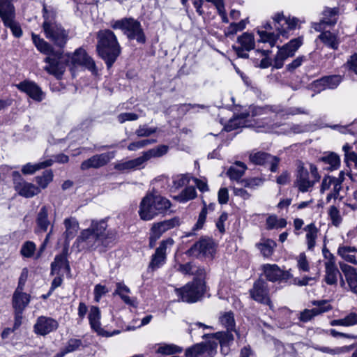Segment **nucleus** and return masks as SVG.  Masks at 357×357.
<instances>
[{
    "label": "nucleus",
    "mask_w": 357,
    "mask_h": 357,
    "mask_svg": "<svg viewBox=\"0 0 357 357\" xmlns=\"http://www.w3.org/2000/svg\"><path fill=\"white\" fill-rule=\"evenodd\" d=\"M262 270L266 278L271 282H287L291 277L288 271H283L276 264L263 265Z\"/></svg>",
    "instance_id": "dca6fc26"
},
{
    "label": "nucleus",
    "mask_w": 357,
    "mask_h": 357,
    "mask_svg": "<svg viewBox=\"0 0 357 357\" xmlns=\"http://www.w3.org/2000/svg\"><path fill=\"white\" fill-rule=\"evenodd\" d=\"M96 51L110 68L121 53V47L114 33L109 29L100 30L97 33Z\"/></svg>",
    "instance_id": "f03ea898"
},
{
    "label": "nucleus",
    "mask_w": 357,
    "mask_h": 357,
    "mask_svg": "<svg viewBox=\"0 0 357 357\" xmlns=\"http://www.w3.org/2000/svg\"><path fill=\"white\" fill-rule=\"evenodd\" d=\"M341 271L344 274L350 290L357 294V269L344 263H340Z\"/></svg>",
    "instance_id": "c85d7f7f"
},
{
    "label": "nucleus",
    "mask_w": 357,
    "mask_h": 357,
    "mask_svg": "<svg viewBox=\"0 0 357 357\" xmlns=\"http://www.w3.org/2000/svg\"><path fill=\"white\" fill-rule=\"evenodd\" d=\"M117 233L114 229H108L104 220H92L90 227L83 229L75 243L81 250H96L98 248H107L116 239Z\"/></svg>",
    "instance_id": "f257e3e1"
},
{
    "label": "nucleus",
    "mask_w": 357,
    "mask_h": 357,
    "mask_svg": "<svg viewBox=\"0 0 357 357\" xmlns=\"http://www.w3.org/2000/svg\"><path fill=\"white\" fill-rule=\"evenodd\" d=\"M268 292L267 282L261 279L255 281L252 288L250 290V294L252 299L271 307Z\"/></svg>",
    "instance_id": "2eb2a0df"
},
{
    "label": "nucleus",
    "mask_w": 357,
    "mask_h": 357,
    "mask_svg": "<svg viewBox=\"0 0 357 357\" xmlns=\"http://www.w3.org/2000/svg\"><path fill=\"white\" fill-rule=\"evenodd\" d=\"M321 33L319 35L318 38L327 47L333 49L337 50L339 46V41L337 40V36L331 31L323 30L321 31Z\"/></svg>",
    "instance_id": "e433bc0d"
},
{
    "label": "nucleus",
    "mask_w": 357,
    "mask_h": 357,
    "mask_svg": "<svg viewBox=\"0 0 357 357\" xmlns=\"http://www.w3.org/2000/svg\"><path fill=\"white\" fill-rule=\"evenodd\" d=\"M52 159H48L36 164L29 162L22 167V172L24 174H33L36 171L50 167L52 165Z\"/></svg>",
    "instance_id": "58836bf2"
},
{
    "label": "nucleus",
    "mask_w": 357,
    "mask_h": 357,
    "mask_svg": "<svg viewBox=\"0 0 357 357\" xmlns=\"http://www.w3.org/2000/svg\"><path fill=\"white\" fill-rule=\"evenodd\" d=\"M181 222L178 217H174L171 219L153 224L151 227V239L157 241L163 233L179 226Z\"/></svg>",
    "instance_id": "a211bd4d"
},
{
    "label": "nucleus",
    "mask_w": 357,
    "mask_h": 357,
    "mask_svg": "<svg viewBox=\"0 0 357 357\" xmlns=\"http://www.w3.org/2000/svg\"><path fill=\"white\" fill-rule=\"evenodd\" d=\"M310 172L312 180L310 179L309 170L304 167L302 162L299 163L297 167L294 185L301 192L310 191L320 179L317 167L314 165L310 164Z\"/></svg>",
    "instance_id": "39448f33"
},
{
    "label": "nucleus",
    "mask_w": 357,
    "mask_h": 357,
    "mask_svg": "<svg viewBox=\"0 0 357 357\" xmlns=\"http://www.w3.org/2000/svg\"><path fill=\"white\" fill-rule=\"evenodd\" d=\"M304 230L307 232L306 240L308 249L312 250L315 245V241L317 237L318 229L314 223L307 225Z\"/></svg>",
    "instance_id": "a18cd8bd"
},
{
    "label": "nucleus",
    "mask_w": 357,
    "mask_h": 357,
    "mask_svg": "<svg viewBox=\"0 0 357 357\" xmlns=\"http://www.w3.org/2000/svg\"><path fill=\"white\" fill-rule=\"evenodd\" d=\"M30 302V295L22 291H15L13 296V307L15 310L24 311Z\"/></svg>",
    "instance_id": "2f4dec72"
},
{
    "label": "nucleus",
    "mask_w": 357,
    "mask_h": 357,
    "mask_svg": "<svg viewBox=\"0 0 357 357\" xmlns=\"http://www.w3.org/2000/svg\"><path fill=\"white\" fill-rule=\"evenodd\" d=\"M158 130L156 127H149L147 125H141L135 130V135L139 137H149Z\"/></svg>",
    "instance_id": "0e129e2a"
},
{
    "label": "nucleus",
    "mask_w": 357,
    "mask_h": 357,
    "mask_svg": "<svg viewBox=\"0 0 357 357\" xmlns=\"http://www.w3.org/2000/svg\"><path fill=\"white\" fill-rule=\"evenodd\" d=\"M36 249V244L32 241H26L21 248L20 253L24 257H32Z\"/></svg>",
    "instance_id": "680f3d73"
},
{
    "label": "nucleus",
    "mask_w": 357,
    "mask_h": 357,
    "mask_svg": "<svg viewBox=\"0 0 357 357\" xmlns=\"http://www.w3.org/2000/svg\"><path fill=\"white\" fill-rule=\"evenodd\" d=\"M275 29L280 35H284L288 29H293L296 24V18L287 19L282 13H276L273 17Z\"/></svg>",
    "instance_id": "b1692460"
},
{
    "label": "nucleus",
    "mask_w": 357,
    "mask_h": 357,
    "mask_svg": "<svg viewBox=\"0 0 357 357\" xmlns=\"http://www.w3.org/2000/svg\"><path fill=\"white\" fill-rule=\"evenodd\" d=\"M197 196V192L194 187L190 186L185 188L181 192L177 195L175 199L180 202H186L189 200L193 199Z\"/></svg>",
    "instance_id": "603ef678"
},
{
    "label": "nucleus",
    "mask_w": 357,
    "mask_h": 357,
    "mask_svg": "<svg viewBox=\"0 0 357 357\" xmlns=\"http://www.w3.org/2000/svg\"><path fill=\"white\" fill-rule=\"evenodd\" d=\"M357 252V248L351 246L342 245L338 248L337 254L343 258L345 261L355 264H357L356 257L354 254Z\"/></svg>",
    "instance_id": "4c0bfd02"
},
{
    "label": "nucleus",
    "mask_w": 357,
    "mask_h": 357,
    "mask_svg": "<svg viewBox=\"0 0 357 357\" xmlns=\"http://www.w3.org/2000/svg\"><path fill=\"white\" fill-rule=\"evenodd\" d=\"M264 31L258 30L257 33L260 36V40L262 43H268L271 47H273L276 43L280 33L278 31L277 33L270 32L273 27L269 22H266L263 25Z\"/></svg>",
    "instance_id": "7c9ffc66"
},
{
    "label": "nucleus",
    "mask_w": 357,
    "mask_h": 357,
    "mask_svg": "<svg viewBox=\"0 0 357 357\" xmlns=\"http://www.w3.org/2000/svg\"><path fill=\"white\" fill-rule=\"evenodd\" d=\"M53 177V172L51 169H48L44 171L42 175L35 177V181L40 189H45L52 181Z\"/></svg>",
    "instance_id": "de8ad7c7"
},
{
    "label": "nucleus",
    "mask_w": 357,
    "mask_h": 357,
    "mask_svg": "<svg viewBox=\"0 0 357 357\" xmlns=\"http://www.w3.org/2000/svg\"><path fill=\"white\" fill-rule=\"evenodd\" d=\"M32 40L37 50L47 56L56 52L52 45L39 36L33 33Z\"/></svg>",
    "instance_id": "72a5a7b5"
},
{
    "label": "nucleus",
    "mask_w": 357,
    "mask_h": 357,
    "mask_svg": "<svg viewBox=\"0 0 357 357\" xmlns=\"http://www.w3.org/2000/svg\"><path fill=\"white\" fill-rule=\"evenodd\" d=\"M63 224L66 229L63 236L66 241H69L76 236L79 228V222L75 218L71 217L66 218Z\"/></svg>",
    "instance_id": "473e14b6"
},
{
    "label": "nucleus",
    "mask_w": 357,
    "mask_h": 357,
    "mask_svg": "<svg viewBox=\"0 0 357 357\" xmlns=\"http://www.w3.org/2000/svg\"><path fill=\"white\" fill-rule=\"evenodd\" d=\"M43 12L44 22L42 26L46 38L54 46L60 49L64 48L70 39L69 30L55 21V12L49 10L45 5H43Z\"/></svg>",
    "instance_id": "7ed1b4c3"
},
{
    "label": "nucleus",
    "mask_w": 357,
    "mask_h": 357,
    "mask_svg": "<svg viewBox=\"0 0 357 357\" xmlns=\"http://www.w3.org/2000/svg\"><path fill=\"white\" fill-rule=\"evenodd\" d=\"M249 160L255 165L270 166L271 172H276L278 169V165L280 159L268 153L261 151H252L249 154Z\"/></svg>",
    "instance_id": "1a4fd4ad"
},
{
    "label": "nucleus",
    "mask_w": 357,
    "mask_h": 357,
    "mask_svg": "<svg viewBox=\"0 0 357 357\" xmlns=\"http://www.w3.org/2000/svg\"><path fill=\"white\" fill-rule=\"evenodd\" d=\"M237 42L240 44V47L244 48L245 51H250L255 48V42L253 34L248 32L243 33L238 37Z\"/></svg>",
    "instance_id": "37998d69"
},
{
    "label": "nucleus",
    "mask_w": 357,
    "mask_h": 357,
    "mask_svg": "<svg viewBox=\"0 0 357 357\" xmlns=\"http://www.w3.org/2000/svg\"><path fill=\"white\" fill-rule=\"evenodd\" d=\"M155 142V139H142L130 143L128 146V149L131 151H137L138 149H142L148 145L154 144Z\"/></svg>",
    "instance_id": "774afa93"
},
{
    "label": "nucleus",
    "mask_w": 357,
    "mask_h": 357,
    "mask_svg": "<svg viewBox=\"0 0 357 357\" xmlns=\"http://www.w3.org/2000/svg\"><path fill=\"white\" fill-rule=\"evenodd\" d=\"M13 0H0V18L1 20L9 17H15V9Z\"/></svg>",
    "instance_id": "f704fd0d"
},
{
    "label": "nucleus",
    "mask_w": 357,
    "mask_h": 357,
    "mask_svg": "<svg viewBox=\"0 0 357 357\" xmlns=\"http://www.w3.org/2000/svg\"><path fill=\"white\" fill-rule=\"evenodd\" d=\"M190 176L189 174H179L173 177L172 188L178 190L189 183Z\"/></svg>",
    "instance_id": "bf43d9fd"
},
{
    "label": "nucleus",
    "mask_w": 357,
    "mask_h": 357,
    "mask_svg": "<svg viewBox=\"0 0 357 357\" xmlns=\"http://www.w3.org/2000/svg\"><path fill=\"white\" fill-rule=\"evenodd\" d=\"M219 343L215 340L210 338L206 342L196 344L189 347L185 351L186 357H212L215 352Z\"/></svg>",
    "instance_id": "f8f14e48"
},
{
    "label": "nucleus",
    "mask_w": 357,
    "mask_h": 357,
    "mask_svg": "<svg viewBox=\"0 0 357 357\" xmlns=\"http://www.w3.org/2000/svg\"><path fill=\"white\" fill-rule=\"evenodd\" d=\"M169 150V146L167 145H159L156 147L146 151H144L147 160L153 158H160L165 155Z\"/></svg>",
    "instance_id": "8fccbe9b"
},
{
    "label": "nucleus",
    "mask_w": 357,
    "mask_h": 357,
    "mask_svg": "<svg viewBox=\"0 0 357 357\" xmlns=\"http://www.w3.org/2000/svg\"><path fill=\"white\" fill-rule=\"evenodd\" d=\"M85 347H86V345L84 344L81 339L70 338L68 340L63 349L67 354L68 353L79 351Z\"/></svg>",
    "instance_id": "09e8293b"
},
{
    "label": "nucleus",
    "mask_w": 357,
    "mask_h": 357,
    "mask_svg": "<svg viewBox=\"0 0 357 357\" xmlns=\"http://www.w3.org/2000/svg\"><path fill=\"white\" fill-rule=\"evenodd\" d=\"M328 213L333 225L338 227L341 224L342 218L337 208L335 206H331L328 209Z\"/></svg>",
    "instance_id": "e2e57ef3"
},
{
    "label": "nucleus",
    "mask_w": 357,
    "mask_h": 357,
    "mask_svg": "<svg viewBox=\"0 0 357 357\" xmlns=\"http://www.w3.org/2000/svg\"><path fill=\"white\" fill-rule=\"evenodd\" d=\"M19 90L24 92L31 98L37 102L42 101L45 98V93L34 82L24 81L17 85Z\"/></svg>",
    "instance_id": "5701e85b"
},
{
    "label": "nucleus",
    "mask_w": 357,
    "mask_h": 357,
    "mask_svg": "<svg viewBox=\"0 0 357 357\" xmlns=\"http://www.w3.org/2000/svg\"><path fill=\"white\" fill-rule=\"evenodd\" d=\"M331 326H342L349 327L357 325V313L350 312L342 319H334L331 321Z\"/></svg>",
    "instance_id": "79ce46f5"
},
{
    "label": "nucleus",
    "mask_w": 357,
    "mask_h": 357,
    "mask_svg": "<svg viewBox=\"0 0 357 357\" xmlns=\"http://www.w3.org/2000/svg\"><path fill=\"white\" fill-rule=\"evenodd\" d=\"M353 349V345L349 346H344L341 347H335L334 349L328 347H317L316 349L323 352L327 353L332 355L340 354L344 353H347Z\"/></svg>",
    "instance_id": "864d4df0"
},
{
    "label": "nucleus",
    "mask_w": 357,
    "mask_h": 357,
    "mask_svg": "<svg viewBox=\"0 0 357 357\" xmlns=\"http://www.w3.org/2000/svg\"><path fill=\"white\" fill-rule=\"evenodd\" d=\"M246 169L245 163L237 161L229 168L227 175L231 180L238 181L243 176Z\"/></svg>",
    "instance_id": "c9c22d12"
},
{
    "label": "nucleus",
    "mask_w": 357,
    "mask_h": 357,
    "mask_svg": "<svg viewBox=\"0 0 357 357\" xmlns=\"http://www.w3.org/2000/svg\"><path fill=\"white\" fill-rule=\"evenodd\" d=\"M174 241L172 238H168L160 243L159 247L156 248L155 254L153 255L151 258L149 266L152 269L158 268L165 264L167 245H172Z\"/></svg>",
    "instance_id": "4be33fe9"
},
{
    "label": "nucleus",
    "mask_w": 357,
    "mask_h": 357,
    "mask_svg": "<svg viewBox=\"0 0 357 357\" xmlns=\"http://www.w3.org/2000/svg\"><path fill=\"white\" fill-rule=\"evenodd\" d=\"M264 178L260 177L247 178L241 181L244 187L248 188L252 190H255L259 187L263 185Z\"/></svg>",
    "instance_id": "4d7b16f0"
},
{
    "label": "nucleus",
    "mask_w": 357,
    "mask_h": 357,
    "mask_svg": "<svg viewBox=\"0 0 357 357\" xmlns=\"http://www.w3.org/2000/svg\"><path fill=\"white\" fill-rule=\"evenodd\" d=\"M250 116L249 113H241L236 118L231 119L225 126V130L227 132L235 130L241 127V120L245 119Z\"/></svg>",
    "instance_id": "13d9d810"
},
{
    "label": "nucleus",
    "mask_w": 357,
    "mask_h": 357,
    "mask_svg": "<svg viewBox=\"0 0 357 357\" xmlns=\"http://www.w3.org/2000/svg\"><path fill=\"white\" fill-rule=\"evenodd\" d=\"M61 269H64L68 273H69L70 271L66 254L64 252L59 255H56L54 259V261L52 262L51 275H59Z\"/></svg>",
    "instance_id": "c756f323"
},
{
    "label": "nucleus",
    "mask_w": 357,
    "mask_h": 357,
    "mask_svg": "<svg viewBox=\"0 0 357 357\" xmlns=\"http://www.w3.org/2000/svg\"><path fill=\"white\" fill-rule=\"evenodd\" d=\"M213 241L207 237L202 238L187 251L189 256L199 257V256L212 257L215 252Z\"/></svg>",
    "instance_id": "4468645a"
},
{
    "label": "nucleus",
    "mask_w": 357,
    "mask_h": 357,
    "mask_svg": "<svg viewBox=\"0 0 357 357\" xmlns=\"http://www.w3.org/2000/svg\"><path fill=\"white\" fill-rule=\"evenodd\" d=\"M342 188L341 181L335 180L332 187V191L326 197V202L328 203L332 199H337L340 197V191Z\"/></svg>",
    "instance_id": "338daca9"
},
{
    "label": "nucleus",
    "mask_w": 357,
    "mask_h": 357,
    "mask_svg": "<svg viewBox=\"0 0 357 357\" xmlns=\"http://www.w3.org/2000/svg\"><path fill=\"white\" fill-rule=\"evenodd\" d=\"M15 17H9L3 20V23L5 26L10 29L13 34L15 37L20 38L22 35V31L19 24L15 22Z\"/></svg>",
    "instance_id": "6e6d98bb"
},
{
    "label": "nucleus",
    "mask_w": 357,
    "mask_h": 357,
    "mask_svg": "<svg viewBox=\"0 0 357 357\" xmlns=\"http://www.w3.org/2000/svg\"><path fill=\"white\" fill-rule=\"evenodd\" d=\"M257 247L264 257H268L273 255L276 247V243L271 239H266L257 243Z\"/></svg>",
    "instance_id": "c03bdc74"
},
{
    "label": "nucleus",
    "mask_w": 357,
    "mask_h": 357,
    "mask_svg": "<svg viewBox=\"0 0 357 357\" xmlns=\"http://www.w3.org/2000/svg\"><path fill=\"white\" fill-rule=\"evenodd\" d=\"M14 188L22 197L31 198L40 192V189L37 185L26 181L17 172L13 173Z\"/></svg>",
    "instance_id": "9b49d317"
},
{
    "label": "nucleus",
    "mask_w": 357,
    "mask_h": 357,
    "mask_svg": "<svg viewBox=\"0 0 357 357\" xmlns=\"http://www.w3.org/2000/svg\"><path fill=\"white\" fill-rule=\"evenodd\" d=\"M124 33L130 40H136L139 43L146 42V36L139 21L129 18Z\"/></svg>",
    "instance_id": "6ab92c4d"
},
{
    "label": "nucleus",
    "mask_w": 357,
    "mask_h": 357,
    "mask_svg": "<svg viewBox=\"0 0 357 357\" xmlns=\"http://www.w3.org/2000/svg\"><path fill=\"white\" fill-rule=\"evenodd\" d=\"M266 229L271 230L273 229L284 228L287 226V220L284 218L278 219L275 215H270L266 219Z\"/></svg>",
    "instance_id": "3c124183"
},
{
    "label": "nucleus",
    "mask_w": 357,
    "mask_h": 357,
    "mask_svg": "<svg viewBox=\"0 0 357 357\" xmlns=\"http://www.w3.org/2000/svg\"><path fill=\"white\" fill-rule=\"evenodd\" d=\"M282 112H283L282 109L278 106L266 105L264 107H252V116H261L266 114H278Z\"/></svg>",
    "instance_id": "a19ab883"
},
{
    "label": "nucleus",
    "mask_w": 357,
    "mask_h": 357,
    "mask_svg": "<svg viewBox=\"0 0 357 357\" xmlns=\"http://www.w3.org/2000/svg\"><path fill=\"white\" fill-rule=\"evenodd\" d=\"M62 52L56 51L50 55L46 56L44 62L47 65L44 70L50 75H54L57 79H61L66 70V64L61 60Z\"/></svg>",
    "instance_id": "9d476101"
},
{
    "label": "nucleus",
    "mask_w": 357,
    "mask_h": 357,
    "mask_svg": "<svg viewBox=\"0 0 357 357\" xmlns=\"http://www.w3.org/2000/svg\"><path fill=\"white\" fill-rule=\"evenodd\" d=\"M58 322L51 318L45 316L39 317L33 326L34 332L40 335H46L57 329Z\"/></svg>",
    "instance_id": "aec40b11"
},
{
    "label": "nucleus",
    "mask_w": 357,
    "mask_h": 357,
    "mask_svg": "<svg viewBox=\"0 0 357 357\" xmlns=\"http://www.w3.org/2000/svg\"><path fill=\"white\" fill-rule=\"evenodd\" d=\"M312 304L317 306V307L313 308L316 312H317V315L328 312L332 309V306L328 304V302L326 300L314 301L312 302Z\"/></svg>",
    "instance_id": "69168bd1"
},
{
    "label": "nucleus",
    "mask_w": 357,
    "mask_h": 357,
    "mask_svg": "<svg viewBox=\"0 0 357 357\" xmlns=\"http://www.w3.org/2000/svg\"><path fill=\"white\" fill-rule=\"evenodd\" d=\"M325 275L324 280L328 285H336L338 276L341 277L340 272L335 265V260L332 258L331 261H327L324 264Z\"/></svg>",
    "instance_id": "cd10ccee"
},
{
    "label": "nucleus",
    "mask_w": 357,
    "mask_h": 357,
    "mask_svg": "<svg viewBox=\"0 0 357 357\" xmlns=\"http://www.w3.org/2000/svg\"><path fill=\"white\" fill-rule=\"evenodd\" d=\"M178 296L183 302L195 303L199 300L204 292V283L201 280L194 279L184 287L176 289Z\"/></svg>",
    "instance_id": "0eeeda50"
},
{
    "label": "nucleus",
    "mask_w": 357,
    "mask_h": 357,
    "mask_svg": "<svg viewBox=\"0 0 357 357\" xmlns=\"http://www.w3.org/2000/svg\"><path fill=\"white\" fill-rule=\"evenodd\" d=\"M89 321L92 330L97 333L98 335L108 337L110 335L101 328L100 324V311L96 306H92L89 314Z\"/></svg>",
    "instance_id": "a878e982"
},
{
    "label": "nucleus",
    "mask_w": 357,
    "mask_h": 357,
    "mask_svg": "<svg viewBox=\"0 0 357 357\" xmlns=\"http://www.w3.org/2000/svg\"><path fill=\"white\" fill-rule=\"evenodd\" d=\"M204 207L202 208L201 212L199 213L198 220L197 223L194 225L192 230L190 231L185 232V234L182 236L183 237H190L195 235V231L201 229L206 221V215H207V208L205 202H203Z\"/></svg>",
    "instance_id": "ea45409f"
},
{
    "label": "nucleus",
    "mask_w": 357,
    "mask_h": 357,
    "mask_svg": "<svg viewBox=\"0 0 357 357\" xmlns=\"http://www.w3.org/2000/svg\"><path fill=\"white\" fill-rule=\"evenodd\" d=\"M302 44L303 39L297 38L291 40L288 43L280 47L274 59L273 67L276 69L282 68L284 61L289 57H292Z\"/></svg>",
    "instance_id": "6e6552de"
},
{
    "label": "nucleus",
    "mask_w": 357,
    "mask_h": 357,
    "mask_svg": "<svg viewBox=\"0 0 357 357\" xmlns=\"http://www.w3.org/2000/svg\"><path fill=\"white\" fill-rule=\"evenodd\" d=\"M68 58L73 66H84L91 71L92 74L96 75L98 73V69L94 60L88 55L83 48H77L72 55H68Z\"/></svg>",
    "instance_id": "ddd939ff"
},
{
    "label": "nucleus",
    "mask_w": 357,
    "mask_h": 357,
    "mask_svg": "<svg viewBox=\"0 0 357 357\" xmlns=\"http://www.w3.org/2000/svg\"><path fill=\"white\" fill-rule=\"evenodd\" d=\"M342 82V77L340 75H329L323 77L314 82V86L319 91H322L326 89H334Z\"/></svg>",
    "instance_id": "bb28decb"
},
{
    "label": "nucleus",
    "mask_w": 357,
    "mask_h": 357,
    "mask_svg": "<svg viewBox=\"0 0 357 357\" xmlns=\"http://www.w3.org/2000/svg\"><path fill=\"white\" fill-rule=\"evenodd\" d=\"M178 271L183 275H194L195 279L201 280L205 278L206 271L202 266L197 265L194 262H188L184 264H179Z\"/></svg>",
    "instance_id": "393cba45"
},
{
    "label": "nucleus",
    "mask_w": 357,
    "mask_h": 357,
    "mask_svg": "<svg viewBox=\"0 0 357 357\" xmlns=\"http://www.w3.org/2000/svg\"><path fill=\"white\" fill-rule=\"evenodd\" d=\"M219 321L227 328V331L206 334L203 337L215 339L222 347L226 346L234 341V335L231 333L235 327L234 313L231 311L223 313L219 317Z\"/></svg>",
    "instance_id": "423d86ee"
},
{
    "label": "nucleus",
    "mask_w": 357,
    "mask_h": 357,
    "mask_svg": "<svg viewBox=\"0 0 357 357\" xmlns=\"http://www.w3.org/2000/svg\"><path fill=\"white\" fill-rule=\"evenodd\" d=\"M47 216V208L46 206H43L38 214L36 220L38 227L41 231H46L50 225Z\"/></svg>",
    "instance_id": "49530a36"
},
{
    "label": "nucleus",
    "mask_w": 357,
    "mask_h": 357,
    "mask_svg": "<svg viewBox=\"0 0 357 357\" xmlns=\"http://www.w3.org/2000/svg\"><path fill=\"white\" fill-rule=\"evenodd\" d=\"M183 349L175 344H164L160 346L157 349L158 354L163 355H171L174 354L181 353Z\"/></svg>",
    "instance_id": "052dcab7"
},
{
    "label": "nucleus",
    "mask_w": 357,
    "mask_h": 357,
    "mask_svg": "<svg viewBox=\"0 0 357 357\" xmlns=\"http://www.w3.org/2000/svg\"><path fill=\"white\" fill-rule=\"evenodd\" d=\"M114 157V152L97 154L83 161L80 168L82 170H86L90 168L98 169L107 165Z\"/></svg>",
    "instance_id": "f3484780"
},
{
    "label": "nucleus",
    "mask_w": 357,
    "mask_h": 357,
    "mask_svg": "<svg viewBox=\"0 0 357 357\" xmlns=\"http://www.w3.org/2000/svg\"><path fill=\"white\" fill-rule=\"evenodd\" d=\"M320 160L324 163L330 165L328 168L330 170L336 169L340 164V159L339 156L334 153H331L327 155L323 156Z\"/></svg>",
    "instance_id": "5fc2aeb1"
},
{
    "label": "nucleus",
    "mask_w": 357,
    "mask_h": 357,
    "mask_svg": "<svg viewBox=\"0 0 357 357\" xmlns=\"http://www.w3.org/2000/svg\"><path fill=\"white\" fill-rule=\"evenodd\" d=\"M338 8H327L323 11V17L319 22L312 24V27L317 31H321L326 26H333L337 23Z\"/></svg>",
    "instance_id": "412c9836"
},
{
    "label": "nucleus",
    "mask_w": 357,
    "mask_h": 357,
    "mask_svg": "<svg viewBox=\"0 0 357 357\" xmlns=\"http://www.w3.org/2000/svg\"><path fill=\"white\" fill-rule=\"evenodd\" d=\"M170 201L158 195L147 194L139 204V215L145 221L151 220L160 215L165 214L171 208Z\"/></svg>",
    "instance_id": "20e7f679"
}]
</instances>
